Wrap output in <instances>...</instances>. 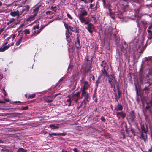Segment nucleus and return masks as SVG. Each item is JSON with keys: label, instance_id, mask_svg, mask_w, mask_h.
<instances>
[{"label": "nucleus", "instance_id": "1", "mask_svg": "<svg viewBox=\"0 0 152 152\" xmlns=\"http://www.w3.org/2000/svg\"><path fill=\"white\" fill-rule=\"evenodd\" d=\"M87 12L85 10H83L82 12L78 15V18L80 22L83 23L87 25L86 29L90 33H92L94 29V25L91 23H89L88 19L84 17L87 15Z\"/></svg>", "mask_w": 152, "mask_h": 152}, {"label": "nucleus", "instance_id": "2", "mask_svg": "<svg viewBox=\"0 0 152 152\" xmlns=\"http://www.w3.org/2000/svg\"><path fill=\"white\" fill-rule=\"evenodd\" d=\"M140 126L142 132L140 133V138L145 142L146 138H147V133L148 131V127L146 124H145L144 123L141 124Z\"/></svg>", "mask_w": 152, "mask_h": 152}, {"label": "nucleus", "instance_id": "3", "mask_svg": "<svg viewBox=\"0 0 152 152\" xmlns=\"http://www.w3.org/2000/svg\"><path fill=\"white\" fill-rule=\"evenodd\" d=\"M81 91V97H80V99H82L83 97H84V98L80 105V106H82V104L84 103V104L85 105V107L86 106V105L87 103H88L89 102V101L88 100V99L89 97V94L88 92H87L86 91L85 93L83 94V91Z\"/></svg>", "mask_w": 152, "mask_h": 152}, {"label": "nucleus", "instance_id": "4", "mask_svg": "<svg viewBox=\"0 0 152 152\" xmlns=\"http://www.w3.org/2000/svg\"><path fill=\"white\" fill-rule=\"evenodd\" d=\"M69 30L76 33L78 32L79 29L77 28V27H71L67 25V33H68V34L71 35L72 34L71 32H69Z\"/></svg>", "mask_w": 152, "mask_h": 152}, {"label": "nucleus", "instance_id": "5", "mask_svg": "<svg viewBox=\"0 0 152 152\" xmlns=\"http://www.w3.org/2000/svg\"><path fill=\"white\" fill-rule=\"evenodd\" d=\"M107 77H108V83L109 84H115L116 82H117L116 79L115 77L114 74H112L110 75V76H109Z\"/></svg>", "mask_w": 152, "mask_h": 152}, {"label": "nucleus", "instance_id": "6", "mask_svg": "<svg viewBox=\"0 0 152 152\" xmlns=\"http://www.w3.org/2000/svg\"><path fill=\"white\" fill-rule=\"evenodd\" d=\"M102 2L104 8L108 9L109 11L112 10L111 4L109 2H108L107 0H102Z\"/></svg>", "mask_w": 152, "mask_h": 152}, {"label": "nucleus", "instance_id": "7", "mask_svg": "<svg viewBox=\"0 0 152 152\" xmlns=\"http://www.w3.org/2000/svg\"><path fill=\"white\" fill-rule=\"evenodd\" d=\"M67 97L69 98V99H67V102H69L68 104H67L68 106H70L71 105V102L73 100H74L76 99V97L73 96V94L71 95H69L67 96Z\"/></svg>", "mask_w": 152, "mask_h": 152}, {"label": "nucleus", "instance_id": "8", "mask_svg": "<svg viewBox=\"0 0 152 152\" xmlns=\"http://www.w3.org/2000/svg\"><path fill=\"white\" fill-rule=\"evenodd\" d=\"M91 64H90L88 67L87 65L86 64L85 66V67L83 69V71L86 73H90V75H91Z\"/></svg>", "mask_w": 152, "mask_h": 152}, {"label": "nucleus", "instance_id": "9", "mask_svg": "<svg viewBox=\"0 0 152 152\" xmlns=\"http://www.w3.org/2000/svg\"><path fill=\"white\" fill-rule=\"evenodd\" d=\"M116 115L118 118L119 119L121 117L122 119H124L126 116V113L123 111H121L117 113Z\"/></svg>", "mask_w": 152, "mask_h": 152}, {"label": "nucleus", "instance_id": "10", "mask_svg": "<svg viewBox=\"0 0 152 152\" xmlns=\"http://www.w3.org/2000/svg\"><path fill=\"white\" fill-rule=\"evenodd\" d=\"M135 114L134 110L130 111L129 113V119L132 122L134 121L135 118Z\"/></svg>", "mask_w": 152, "mask_h": 152}, {"label": "nucleus", "instance_id": "11", "mask_svg": "<svg viewBox=\"0 0 152 152\" xmlns=\"http://www.w3.org/2000/svg\"><path fill=\"white\" fill-rule=\"evenodd\" d=\"M22 14V13L20 14V13L19 11L18 10H17L15 11H13L12 10L11 11L10 14V15L13 17L17 16L18 18Z\"/></svg>", "mask_w": 152, "mask_h": 152}, {"label": "nucleus", "instance_id": "12", "mask_svg": "<svg viewBox=\"0 0 152 152\" xmlns=\"http://www.w3.org/2000/svg\"><path fill=\"white\" fill-rule=\"evenodd\" d=\"M84 86H83V89L81 91H83V94L86 93V90L88 89V82L86 81L83 82Z\"/></svg>", "mask_w": 152, "mask_h": 152}, {"label": "nucleus", "instance_id": "13", "mask_svg": "<svg viewBox=\"0 0 152 152\" xmlns=\"http://www.w3.org/2000/svg\"><path fill=\"white\" fill-rule=\"evenodd\" d=\"M69 34L67 33V44L68 45L70 48H72L73 43L72 41L71 38L69 37Z\"/></svg>", "mask_w": 152, "mask_h": 152}, {"label": "nucleus", "instance_id": "14", "mask_svg": "<svg viewBox=\"0 0 152 152\" xmlns=\"http://www.w3.org/2000/svg\"><path fill=\"white\" fill-rule=\"evenodd\" d=\"M146 103L147 104L145 108L146 109H149L152 106V100H151L148 102H147Z\"/></svg>", "mask_w": 152, "mask_h": 152}, {"label": "nucleus", "instance_id": "15", "mask_svg": "<svg viewBox=\"0 0 152 152\" xmlns=\"http://www.w3.org/2000/svg\"><path fill=\"white\" fill-rule=\"evenodd\" d=\"M101 72L103 74H104L105 76L107 77L109 75L108 72H107L105 69V66H104L103 68H102L101 70Z\"/></svg>", "mask_w": 152, "mask_h": 152}, {"label": "nucleus", "instance_id": "16", "mask_svg": "<svg viewBox=\"0 0 152 152\" xmlns=\"http://www.w3.org/2000/svg\"><path fill=\"white\" fill-rule=\"evenodd\" d=\"M123 109V107L120 103H118L117 108H115V110L117 111H121Z\"/></svg>", "mask_w": 152, "mask_h": 152}, {"label": "nucleus", "instance_id": "17", "mask_svg": "<svg viewBox=\"0 0 152 152\" xmlns=\"http://www.w3.org/2000/svg\"><path fill=\"white\" fill-rule=\"evenodd\" d=\"M36 16V15L34 14L33 15H31L26 19V21H32L34 19V18Z\"/></svg>", "mask_w": 152, "mask_h": 152}, {"label": "nucleus", "instance_id": "18", "mask_svg": "<svg viewBox=\"0 0 152 152\" xmlns=\"http://www.w3.org/2000/svg\"><path fill=\"white\" fill-rule=\"evenodd\" d=\"M80 41L79 40V36L77 37V41L75 43V47L77 49H78L80 46Z\"/></svg>", "mask_w": 152, "mask_h": 152}, {"label": "nucleus", "instance_id": "19", "mask_svg": "<svg viewBox=\"0 0 152 152\" xmlns=\"http://www.w3.org/2000/svg\"><path fill=\"white\" fill-rule=\"evenodd\" d=\"M124 2H125L126 3L128 1H134L136 3L140 2L141 1H142L143 0H122Z\"/></svg>", "mask_w": 152, "mask_h": 152}, {"label": "nucleus", "instance_id": "20", "mask_svg": "<svg viewBox=\"0 0 152 152\" xmlns=\"http://www.w3.org/2000/svg\"><path fill=\"white\" fill-rule=\"evenodd\" d=\"M10 46V45L8 44L7 45L4 46L3 48H0V52H4Z\"/></svg>", "mask_w": 152, "mask_h": 152}, {"label": "nucleus", "instance_id": "21", "mask_svg": "<svg viewBox=\"0 0 152 152\" xmlns=\"http://www.w3.org/2000/svg\"><path fill=\"white\" fill-rule=\"evenodd\" d=\"M39 6H37L34 9L33 12L34 13V14L35 15H37L38 13V11L39 10Z\"/></svg>", "mask_w": 152, "mask_h": 152}, {"label": "nucleus", "instance_id": "22", "mask_svg": "<svg viewBox=\"0 0 152 152\" xmlns=\"http://www.w3.org/2000/svg\"><path fill=\"white\" fill-rule=\"evenodd\" d=\"M135 91H136L137 97H138V96H141L140 93L138 92V90L136 84H135Z\"/></svg>", "mask_w": 152, "mask_h": 152}, {"label": "nucleus", "instance_id": "23", "mask_svg": "<svg viewBox=\"0 0 152 152\" xmlns=\"http://www.w3.org/2000/svg\"><path fill=\"white\" fill-rule=\"evenodd\" d=\"M15 20V19L14 18H12L10 19L9 21L7 23V25H9L10 24L13 23Z\"/></svg>", "mask_w": 152, "mask_h": 152}, {"label": "nucleus", "instance_id": "24", "mask_svg": "<svg viewBox=\"0 0 152 152\" xmlns=\"http://www.w3.org/2000/svg\"><path fill=\"white\" fill-rule=\"evenodd\" d=\"M74 92H73L72 94L73 95V96L76 97H77V98H80V92H76V93H75L74 94H73V93Z\"/></svg>", "mask_w": 152, "mask_h": 152}, {"label": "nucleus", "instance_id": "25", "mask_svg": "<svg viewBox=\"0 0 152 152\" xmlns=\"http://www.w3.org/2000/svg\"><path fill=\"white\" fill-rule=\"evenodd\" d=\"M150 89L149 88L146 86H145V88L143 89V91H145V93H149V91Z\"/></svg>", "mask_w": 152, "mask_h": 152}, {"label": "nucleus", "instance_id": "26", "mask_svg": "<svg viewBox=\"0 0 152 152\" xmlns=\"http://www.w3.org/2000/svg\"><path fill=\"white\" fill-rule=\"evenodd\" d=\"M122 10H123V12L126 11L128 9V5L127 4H126L125 5H123L122 7Z\"/></svg>", "mask_w": 152, "mask_h": 152}, {"label": "nucleus", "instance_id": "27", "mask_svg": "<svg viewBox=\"0 0 152 152\" xmlns=\"http://www.w3.org/2000/svg\"><path fill=\"white\" fill-rule=\"evenodd\" d=\"M27 150L23 148H20L19 149L17 152H26Z\"/></svg>", "mask_w": 152, "mask_h": 152}, {"label": "nucleus", "instance_id": "28", "mask_svg": "<svg viewBox=\"0 0 152 152\" xmlns=\"http://www.w3.org/2000/svg\"><path fill=\"white\" fill-rule=\"evenodd\" d=\"M61 134V133H52L51 134H49V136L51 137L52 135L57 136Z\"/></svg>", "mask_w": 152, "mask_h": 152}, {"label": "nucleus", "instance_id": "29", "mask_svg": "<svg viewBox=\"0 0 152 152\" xmlns=\"http://www.w3.org/2000/svg\"><path fill=\"white\" fill-rule=\"evenodd\" d=\"M1 152H10L9 150L6 148H4L1 149Z\"/></svg>", "mask_w": 152, "mask_h": 152}, {"label": "nucleus", "instance_id": "30", "mask_svg": "<svg viewBox=\"0 0 152 152\" xmlns=\"http://www.w3.org/2000/svg\"><path fill=\"white\" fill-rule=\"evenodd\" d=\"M91 18L93 19L94 23H96L98 19H96L95 16H91Z\"/></svg>", "mask_w": 152, "mask_h": 152}, {"label": "nucleus", "instance_id": "31", "mask_svg": "<svg viewBox=\"0 0 152 152\" xmlns=\"http://www.w3.org/2000/svg\"><path fill=\"white\" fill-rule=\"evenodd\" d=\"M74 67V66L73 65L71 64V65H69L68 66V70H69L70 71H71L73 69V67Z\"/></svg>", "mask_w": 152, "mask_h": 152}, {"label": "nucleus", "instance_id": "32", "mask_svg": "<svg viewBox=\"0 0 152 152\" xmlns=\"http://www.w3.org/2000/svg\"><path fill=\"white\" fill-rule=\"evenodd\" d=\"M112 10H110V11H109V13H108V15L110 16H112L113 15L114 12H112Z\"/></svg>", "mask_w": 152, "mask_h": 152}, {"label": "nucleus", "instance_id": "33", "mask_svg": "<svg viewBox=\"0 0 152 152\" xmlns=\"http://www.w3.org/2000/svg\"><path fill=\"white\" fill-rule=\"evenodd\" d=\"M22 40V38H20L18 41H17L16 43V45L17 46H18L19 45L20 42H21Z\"/></svg>", "mask_w": 152, "mask_h": 152}, {"label": "nucleus", "instance_id": "34", "mask_svg": "<svg viewBox=\"0 0 152 152\" xmlns=\"http://www.w3.org/2000/svg\"><path fill=\"white\" fill-rule=\"evenodd\" d=\"M146 2H147V5L151 4L152 3V0H146Z\"/></svg>", "mask_w": 152, "mask_h": 152}, {"label": "nucleus", "instance_id": "35", "mask_svg": "<svg viewBox=\"0 0 152 152\" xmlns=\"http://www.w3.org/2000/svg\"><path fill=\"white\" fill-rule=\"evenodd\" d=\"M24 31L25 32V33L26 34H29L30 33L28 29H25Z\"/></svg>", "mask_w": 152, "mask_h": 152}, {"label": "nucleus", "instance_id": "36", "mask_svg": "<svg viewBox=\"0 0 152 152\" xmlns=\"http://www.w3.org/2000/svg\"><path fill=\"white\" fill-rule=\"evenodd\" d=\"M147 31L149 34V35L151 36V37L152 38V31H151L149 30H147Z\"/></svg>", "mask_w": 152, "mask_h": 152}, {"label": "nucleus", "instance_id": "37", "mask_svg": "<svg viewBox=\"0 0 152 152\" xmlns=\"http://www.w3.org/2000/svg\"><path fill=\"white\" fill-rule=\"evenodd\" d=\"M101 120L104 122H105L106 119L103 116H102L101 118Z\"/></svg>", "mask_w": 152, "mask_h": 152}, {"label": "nucleus", "instance_id": "38", "mask_svg": "<svg viewBox=\"0 0 152 152\" xmlns=\"http://www.w3.org/2000/svg\"><path fill=\"white\" fill-rule=\"evenodd\" d=\"M6 10H4L3 9H0V13L6 12Z\"/></svg>", "mask_w": 152, "mask_h": 152}, {"label": "nucleus", "instance_id": "39", "mask_svg": "<svg viewBox=\"0 0 152 152\" xmlns=\"http://www.w3.org/2000/svg\"><path fill=\"white\" fill-rule=\"evenodd\" d=\"M118 98H120L121 96V92L120 91H118Z\"/></svg>", "mask_w": 152, "mask_h": 152}, {"label": "nucleus", "instance_id": "40", "mask_svg": "<svg viewBox=\"0 0 152 152\" xmlns=\"http://www.w3.org/2000/svg\"><path fill=\"white\" fill-rule=\"evenodd\" d=\"M35 95L34 94H32L29 96V98H33L35 97Z\"/></svg>", "mask_w": 152, "mask_h": 152}, {"label": "nucleus", "instance_id": "41", "mask_svg": "<svg viewBox=\"0 0 152 152\" xmlns=\"http://www.w3.org/2000/svg\"><path fill=\"white\" fill-rule=\"evenodd\" d=\"M67 17L71 19L72 20L73 19L72 17L69 14L67 13Z\"/></svg>", "mask_w": 152, "mask_h": 152}, {"label": "nucleus", "instance_id": "42", "mask_svg": "<svg viewBox=\"0 0 152 152\" xmlns=\"http://www.w3.org/2000/svg\"><path fill=\"white\" fill-rule=\"evenodd\" d=\"M46 13L47 15H48V14H49L50 15H51L52 14V12L50 11H48L46 12Z\"/></svg>", "mask_w": 152, "mask_h": 152}, {"label": "nucleus", "instance_id": "43", "mask_svg": "<svg viewBox=\"0 0 152 152\" xmlns=\"http://www.w3.org/2000/svg\"><path fill=\"white\" fill-rule=\"evenodd\" d=\"M28 109V107L27 106H25L24 107H23L22 108L21 110H26Z\"/></svg>", "mask_w": 152, "mask_h": 152}, {"label": "nucleus", "instance_id": "44", "mask_svg": "<svg viewBox=\"0 0 152 152\" xmlns=\"http://www.w3.org/2000/svg\"><path fill=\"white\" fill-rule=\"evenodd\" d=\"M53 100V99L52 100L47 99L46 100V102L48 103H50L52 102Z\"/></svg>", "mask_w": 152, "mask_h": 152}, {"label": "nucleus", "instance_id": "45", "mask_svg": "<svg viewBox=\"0 0 152 152\" xmlns=\"http://www.w3.org/2000/svg\"><path fill=\"white\" fill-rule=\"evenodd\" d=\"M115 100L118 101V99H119V98H118V96H117V95L116 94L115 95Z\"/></svg>", "mask_w": 152, "mask_h": 152}, {"label": "nucleus", "instance_id": "46", "mask_svg": "<svg viewBox=\"0 0 152 152\" xmlns=\"http://www.w3.org/2000/svg\"><path fill=\"white\" fill-rule=\"evenodd\" d=\"M39 28V27L38 26H34V27H33V28L34 29H38Z\"/></svg>", "mask_w": 152, "mask_h": 152}, {"label": "nucleus", "instance_id": "47", "mask_svg": "<svg viewBox=\"0 0 152 152\" xmlns=\"http://www.w3.org/2000/svg\"><path fill=\"white\" fill-rule=\"evenodd\" d=\"M115 83L113 84V90L115 92H116V91L115 90Z\"/></svg>", "mask_w": 152, "mask_h": 152}, {"label": "nucleus", "instance_id": "48", "mask_svg": "<svg viewBox=\"0 0 152 152\" xmlns=\"http://www.w3.org/2000/svg\"><path fill=\"white\" fill-rule=\"evenodd\" d=\"M119 18L120 19H123L124 18V17L122 15V13H121V15L119 17Z\"/></svg>", "mask_w": 152, "mask_h": 152}, {"label": "nucleus", "instance_id": "49", "mask_svg": "<svg viewBox=\"0 0 152 152\" xmlns=\"http://www.w3.org/2000/svg\"><path fill=\"white\" fill-rule=\"evenodd\" d=\"M136 101L138 103L140 102V99L138 97H137Z\"/></svg>", "mask_w": 152, "mask_h": 152}, {"label": "nucleus", "instance_id": "50", "mask_svg": "<svg viewBox=\"0 0 152 152\" xmlns=\"http://www.w3.org/2000/svg\"><path fill=\"white\" fill-rule=\"evenodd\" d=\"M29 6L28 5H27L25 7V9L28 10L29 9Z\"/></svg>", "mask_w": 152, "mask_h": 152}, {"label": "nucleus", "instance_id": "51", "mask_svg": "<svg viewBox=\"0 0 152 152\" xmlns=\"http://www.w3.org/2000/svg\"><path fill=\"white\" fill-rule=\"evenodd\" d=\"M130 130L132 132V134H133L134 135V134L135 133V132H134V130L132 128Z\"/></svg>", "mask_w": 152, "mask_h": 152}, {"label": "nucleus", "instance_id": "52", "mask_svg": "<svg viewBox=\"0 0 152 152\" xmlns=\"http://www.w3.org/2000/svg\"><path fill=\"white\" fill-rule=\"evenodd\" d=\"M63 77L61 78L60 79V80H59V81H58V83H57V84H58L62 80H63Z\"/></svg>", "mask_w": 152, "mask_h": 152}, {"label": "nucleus", "instance_id": "53", "mask_svg": "<svg viewBox=\"0 0 152 152\" xmlns=\"http://www.w3.org/2000/svg\"><path fill=\"white\" fill-rule=\"evenodd\" d=\"M73 151L74 152H78V150L76 148H75L73 149Z\"/></svg>", "mask_w": 152, "mask_h": 152}, {"label": "nucleus", "instance_id": "54", "mask_svg": "<svg viewBox=\"0 0 152 152\" xmlns=\"http://www.w3.org/2000/svg\"><path fill=\"white\" fill-rule=\"evenodd\" d=\"M94 5V4H91L90 6V8L91 9H92V7Z\"/></svg>", "mask_w": 152, "mask_h": 152}, {"label": "nucleus", "instance_id": "55", "mask_svg": "<svg viewBox=\"0 0 152 152\" xmlns=\"http://www.w3.org/2000/svg\"><path fill=\"white\" fill-rule=\"evenodd\" d=\"M88 56H87V57H86L85 58V59H86V61H87V62H88V61H89V60H88Z\"/></svg>", "mask_w": 152, "mask_h": 152}, {"label": "nucleus", "instance_id": "56", "mask_svg": "<svg viewBox=\"0 0 152 152\" xmlns=\"http://www.w3.org/2000/svg\"><path fill=\"white\" fill-rule=\"evenodd\" d=\"M80 98H77V99H76L74 101H75V102H77L79 100Z\"/></svg>", "mask_w": 152, "mask_h": 152}, {"label": "nucleus", "instance_id": "57", "mask_svg": "<svg viewBox=\"0 0 152 152\" xmlns=\"http://www.w3.org/2000/svg\"><path fill=\"white\" fill-rule=\"evenodd\" d=\"M115 83L117 84L116 85V86L117 88L118 87H119V83L117 81V82Z\"/></svg>", "mask_w": 152, "mask_h": 152}, {"label": "nucleus", "instance_id": "58", "mask_svg": "<svg viewBox=\"0 0 152 152\" xmlns=\"http://www.w3.org/2000/svg\"><path fill=\"white\" fill-rule=\"evenodd\" d=\"M59 128V127L58 126H55L54 125V126L53 127V129H58Z\"/></svg>", "mask_w": 152, "mask_h": 152}, {"label": "nucleus", "instance_id": "59", "mask_svg": "<svg viewBox=\"0 0 152 152\" xmlns=\"http://www.w3.org/2000/svg\"><path fill=\"white\" fill-rule=\"evenodd\" d=\"M4 29L3 28H2L0 30V34L2 33V32L3 31Z\"/></svg>", "mask_w": 152, "mask_h": 152}, {"label": "nucleus", "instance_id": "60", "mask_svg": "<svg viewBox=\"0 0 152 152\" xmlns=\"http://www.w3.org/2000/svg\"><path fill=\"white\" fill-rule=\"evenodd\" d=\"M110 88H112L113 86V83L110 84Z\"/></svg>", "mask_w": 152, "mask_h": 152}, {"label": "nucleus", "instance_id": "61", "mask_svg": "<svg viewBox=\"0 0 152 152\" xmlns=\"http://www.w3.org/2000/svg\"><path fill=\"white\" fill-rule=\"evenodd\" d=\"M110 17H111V18L114 20H115V17L114 16V15H113V16H110Z\"/></svg>", "mask_w": 152, "mask_h": 152}, {"label": "nucleus", "instance_id": "62", "mask_svg": "<svg viewBox=\"0 0 152 152\" xmlns=\"http://www.w3.org/2000/svg\"><path fill=\"white\" fill-rule=\"evenodd\" d=\"M37 32L36 33V34H39L40 32L41 31H40V30H39H39L38 31H37Z\"/></svg>", "mask_w": 152, "mask_h": 152}, {"label": "nucleus", "instance_id": "63", "mask_svg": "<svg viewBox=\"0 0 152 152\" xmlns=\"http://www.w3.org/2000/svg\"><path fill=\"white\" fill-rule=\"evenodd\" d=\"M54 126V125L53 124H52V125H49V127H50V128H51V127H53Z\"/></svg>", "mask_w": 152, "mask_h": 152}, {"label": "nucleus", "instance_id": "64", "mask_svg": "<svg viewBox=\"0 0 152 152\" xmlns=\"http://www.w3.org/2000/svg\"><path fill=\"white\" fill-rule=\"evenodd\" d=\"M152 151V147L150 149H149V150H148V152H151Z\"/></svg>", "mask_w": 152, "mask_h": 152}]
</instances>
